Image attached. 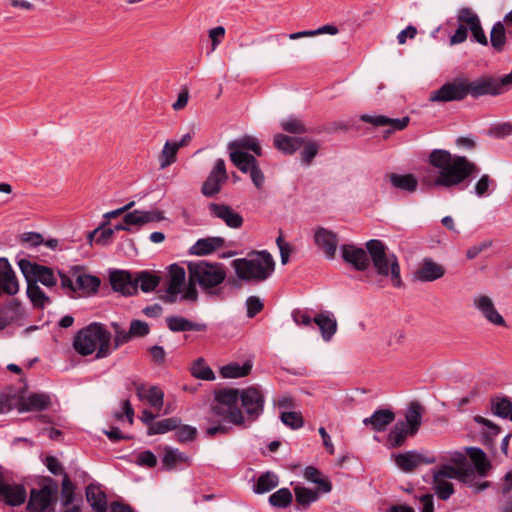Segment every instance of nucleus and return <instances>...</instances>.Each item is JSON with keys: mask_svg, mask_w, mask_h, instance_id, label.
I'll return each mask as SVG.
<instances>
[{"mask_svg": "<svg viewBox=\"0 0 512 512\" xmlns=\"http://www.w3.org/2000/svg\"><path fill=\"white\" fill-rule=\"evenodd\" d=\"M239 400L252 421L256 420L263 412L265 397L261 389L255 386L241 390L227 388L217 391L211 411L225 421L235 425H244L245 417L238 407Z\"/></svg>", "mask_w": 512, "mask_h": 512, "instance_id": "nucleus-1", "label": "nucleus"}, {"mask_svg": "<svg viewBox=\"0 0 512 512\" xmlns=\"http://www.w3.org/2000/svg\"><path fill=\"white\" fill-rule=\"evenodd\" d=\"M429 164L437 170L433 185L453 188L478 173V166L465 156L451 154L448 150L434 149L428 158Z\"/></svg>", "mask_w": 512, "mask_h": 512, "instance_id": "nucleus-2", "label": "nucleus"}, {"mask_svg": "<svg viewBox=\"0 0 512 512\" xmlns=\"http://www.w3.org/2000/svg\"><path fill=\"white\" fill-rule=\"evenodd\" d=\"M189 282L184 297L188 301H195L198 297L196 284L207 293L215 294L217 287L226 278V271L222 263H211L205 260L188 263Z\"/></svg>", "mask_w": 512, "mask_h": 512, "instance_id": "nucleus-3", "label": "nucleus"}, {"mask_svg": "<svg viewBox=\"0 0 512 512\" xmlns=\"http://www.w3.org/2000/svg\"><path fill=\"white\" fill-rule=\"evenodd\" d=\"M231 265L240 280L251 283L266 281L275 270V261L266 250L252 251L245 258L233 260Z\"/></svg>", "mask_w": 512, "mask_h": 512, "instance_id": "nucleus-4", "label": "nucleus"}, {"mask_svg": "<svg viewBox=\"0 0 512 512\" xmlns=\"http://www.w3.org/2000/svg\"><path fill=\"white\" fill-rule=\"evenodd\" d=\"M110 341L111 333L103 325L92 323L77 332L73 340V347L82 356L96 352V358L101 359L111 353Z\"/></svg>", "mask_w": 512, "mask_h": 512, "instance_id": "nucleus-5", "label": "nucleus"}, {"mask_svg": "<svg viewBox=\"0 0 512 512\" xmlns=\"http://www.w3.org/2000/svg\"><path fill=\"white\" fill-rule=\"evenodd\" d=\"M60 288L64 294L76 297H89L97 293L100 279L85 272L84 266L74 265L67 271L58 270Z\"/></svg>", "mask_w": 512, "mask_h": 512, "instance_id": "nucleus-6", "label": "nucleus"}, {"mask_svg": "<svg viewBox=\"0 0 512 512\" xmlns=\"http://www.w3.org/2000/svg\"><path fill=\"white\" fill-rule=\"evenodd\" d=\"M366 247L376 273L382 277H390L394 287H401L400 265L396 255L390 252L380 240H370Z\"/></svg>", "mask_w": 512, "mask_h": 512, "instance_id": "nucleus-7", "label": "nucleus"}, {"mask_svg": "<svg viewBox=\"0 0 512 512\" xmlns=\"http://www.w3.org/2000/svg\"><path fill=\"white\" fill-rule=\"evenodd\" d=\"M58 494V485L52 479H47L40 489L30 492L27 510L29 512H53Z\"/></svg>", "mask_w": 512, "mask_h": 512, "instance_id": "nucleus-8", "label": "nucleus"}, {"mask_svg": "<svg viewBox=\"0 0 512 512\" xmlns=\"http://www.w3.org/2000/svg\"><path fill=\"white\" fill-rule=\"evenodd\" d=\"M18 266L26 280L35 281L36 284L41 283L49 289L57 286L59 276L52 268L32 263L27 259H20Z\"/></svg>", "mask_w": 512, "mask_h": 512, "instance_id": "nucleus-9", "label": "nucleus"}, {"mask_svg": "<svg viewBox=\"0 0 512 512\" xmlns=\"http://www.w3.org/2000/svg\"><path fill=\"white\" fill-rule=\"evenodd\" d=\"M467 79H455L441 86L430 93L429 99L432 102L460 101L468 96Z\"/></svg>", "mask_w": 512, "mask_h": 512, "instance_id": "nucleus-10", "label": "nucleus"}, {"mask_svg": "<svg viewBox=\"0 0 512 512\" xmlns=\"http://www.w3.org/2000/svg\"><path fill=\"white\" fill-rule=\"evenodd\" d=\"M187 287L185 269L176 264L171 265L166 284L167 300L169 302H175L178 298L186 300L184 294Z\"/></svg>", "mask_w": 512, "mask_h": 512, "instance_id": "nucleus-11", "label": "nucleus"}, {"mask_svg": "<svg viewBox=\"0 0 512 512\" xmlns=\"http://www.w3.org/2000/svg\"><path fill=\"white\" fill-rule=\"evenodd\" d=\"M454 466L449 464L441 465L433 471V488L437 496L442 500H448L454 493V487L449 479H454Z\"/></svg>", "mask_w": 512, "mask_h": 512, "instance_id": "nucleus-12", "label": "nucleus"}, {"mask_svg": "<svg viewBox=\"0 0 512 512\" xmlns=\"http://www.w3.org/2000/svg\"><path fill=\"white\" fill-rule=\"evenodd\" d=\"M228 180L225 161L221 158L215 161L207 179L204 181L201 191L203 195L212 197L220 192L222 185Z\"/></svg>", "mask_w": 512, "mask_h": 512, "instance_id": "nucleus-13", "label": "nucleus"}, {"mask_svg": "<svg viewBox=\"0 0 512 512\" xmlns=\"http://www.w3.org/2000/svg\"><path fill=\"white\" fill-rule=\"evenodd\" d=\"M468 94L473 98H479L482 96H499L501 90L497 77L486 75L479 77L473 81L467 80Z\"/></svg>", "mask_w": 512, "mask_h": 512, "instance_id": "nucleus-14", "label": "nucleus"}, {"mask_svg": "<svg viewBox=\"0 0 512 512\" xmlns=\"http://www.w3.org/2000/svg\"><path fill=\"white\" fill-rule=\"evenodd\" d=\"M473 305L489 323L495 326H506L504 318L497 311L493 300L489 296L482 294L475 296Z\"/></svg>", "mask_w": 512, "mask_h": 512, "instance_id": "nucleus-15", "label": "nucleus"}, {"mask_svg": "<svg viewBox=\"0 0 512 512\" xmlns=\"http://www.w3.org/2000/svg\"><path fill=\"white\" fill-rule=\"evenodd\" d=\"M397 467L403 472L409 473L422 464H432L436 462L434 457H426L416 451H407L394 456Z\"/></svg>", "mask_w": 512, "mask_h": 512, "instance_id": "nucleus-16", "label": "nucleus"}, {"mask_svg": "<svg viewBox=\"0 0 512 512\" xmlns=\"http://www.w3.org/2000/svg\"><path fill=\"white\" fill-rule=\"evenodd\" d=\"M208 209L211 216L222 220L230 228L237 229L243 225V217L226 204L210 203Z\"/></svg>", "mask_w": 512, "mask_h": 512, "instance_id": "nucleus-17", "label": "nucleus"}, {"mask_svg": "<svg viewBox=\"0 0 512 512\" xmlns=\"http://www.w3.org/2000/svg\"><path fill=\"white\" fill-rule=\"evenodd\" d=\"M314 242L328 259L334 258L338 247V237L336 233L324 227H318L314 233Z\"/></svg>", "mask_w": 512, "mask_h": 512, "instance_id": "nucleus-18", "label": "nucleus"}, {"mask_svg": "<svg viewBox=\"0 0 512 512\" xmlns=\"http://www.w3.org/2000/svg\"><path fill=\"white\" fill-rule=\"evenodd\" d=\"M19 291V283L10 263L5 258H0V296L3 294L12 296Z\"/></svg>", "mask_w": 512, "mask_h": 512, "instance_id": "nucleus-19", "label": "nucleus"}, {"mask_svg": "<svg viewBox=\"0 0 512 512\" xmlns=\"http://www.w3.org/2000/svg\"><path fill=\"white\" fill-rule=\"evenodd\" d=\"M340 250L344 261L351 264L355 269L363 271L369 266L368 254L363 248L344 244Z\"/></svg>", "mask_w": 512, "mask_h": 512, "instance_id": "nucleus-20", "label": "nucleus"}, {"mask_svg": "<svg viewBox=\"0 0 512 512\" xmlns=\"http://www.w3.org/2000/svg\"><path fill=\"white\" fill-rule=\"evenodd\" d=\"M360 119L363 122L370 123L377 127H389L388 132L400 131L407 127L409 123V117H403L401 119L389 118L383 115L371 116L368 114H362Z\"/></svg>", "mask_w": 512, "mask_h": 512, "instance_id": "nucleus-21", "label": "nucleus"}, {"mask_svg": "<svg viewBox=\"0 0 512 512\" xmlns=\"http://www.w3.org/2000/svg\"><path fill=\"white\" fill-rule=\"evenodd\" d=\"M445 274V268L430 258H425L415 272V278L421 282H432Z\"/></svg>", "mask_w": 512, "mask_h": 512, "instance_id": "nucleus-22", "label": "nucleus"}, {"mask_svg": "<svg viewBox=\"0 0 512 512\" xmlns=\"http://www.w3.org/2000/svg\"><path fill=\"white\" fill-rule=\"evenodd\" d=\"M451 461L456 464V466H454L455 474L452 475L453 478L471 487L475 480V472L472 468L465 466V454L455 452L453 453Z\"/></svg>", "mask_w": 512, "mask_h": 512, "instance_id": "nucleus-23", "label": "nucleus"}, {"mask_svg": "<svg viewBox=\"0 0 512 512\" xmlns=\"http://www.w3.org/2000/svg\"><path fill=\"white\" fill-rule=\"evenodd\" d=\"M136 394L141 401L147 402L151 407L160 410L164 404V392L158 386L146 387L141 384L136 387Z\"/></svg>", "mask_w": 512, "mask_h": 512, "instance_id": "nucleus-24", "label": "nucleus"}, {"mask_svg": "<svg viewBox=\"0 0 512 512\" xmlns=\"http://www.w3.org/2000/svg\"><path fill=\"white\" fill-rule=\"evenodd\" d=\"M24 316V308L16 299L10 300L2 308H0V323L3 325V329L9 324L23 319Z\"/></svg>", "mask_w": 512, "mask_h": 512, "instance_id": "nucleus-25", "label": "nucleus"}, {"mask_svg": "<svg viewBox=\"0 0 512 512\" xmlns=\"http://www.w3.org/2000/svg\"><path fill=\"white\" fill-rule=\"evenodd\" d=\"M395 419V414L390 409H379L376 410L370 417L363 420L365 426H371V428L377 432L384 431L389 424Z\"/></svg>", "mask_w": 512, "mask_h": 512, "instance_id": "nucleus-26", "label": "nucleus"}, {"mask_svg": "<svg viewBox=\"0 0 512 512\" xmlns=\"http://www.w3.org/2000/svg\"><path fill=\"white\" fill-rule=\"evenodd\" d=\"M51 404L50 396L45 393H33L23 397L19 403L20 411H41Z\"/></svg>", "mask_w": 512, "mask_h": 512, "instance_id": "nucleus-27", "label": "nucleus"}, {"mask_svg": "<svg viewBox=\"0 0 512 512\" xmlns=\"http://www.w3.org/2000/svg\"><path fill=\"white\" fill-rule=\"evenodd\" d=\"M110 282L115 291L131 295L136 291L134 279L125 271H115L110 275Z\"/></svg>", "mask_w": 512, "mask_h": 512, "instance_id": "nucleus-28", "label": "nucleus"}, {"mask_svg": "<svg viewBox=\"0 0 512 512\" xmlns=\"http://www.w3.org/2000/svg\"><path fill=\"white\" fill-rule=\"evenodd\" d=\"M225 239L222 237H207L199 239L190 248V253L198 256L208 255L215 250L224 247Z\"/></svg>", "mask_w": 512, "mask_h": 512, "instance_id": "nucleus-29", "label": "nucleus"}, {"mask_svg": "<svg viewBox=\"0 0 512 512\" xmlns=\"http://www.w3.org/2000/svg\"><path fill=\"white\" fill-rule=\"evenodd\" d=\"M166 323L173 332L205 331L207 329L205 323L192 322L181 316H169L166 318Z\"/></svg>", "mask_w": 512, "mask_h": 512, "instance_id": "nucleus-30", "label": "nucleus"}, {"mask_svg": "<svg viewBox=\"0 0 512 512\" xmlns=\"http://www.w3.org/2000/svg\"><path fill=\"white\" fill-rule=\"evenodd\" d=\"M319 490H313L302 485L294 487L295 500L297 503V510L304 511L319 499Z\"/></svg>", "mask_w": 512, "mask_h": 512, "instance_id": "nucleus-31", "label": "nucleus"}, {"mask_svg": "<svg viewBox=\"0 0 512 512\" xmlns=\"http://www.w3.org/2000/svg\"><path fill=\"white\" fill-rule=\"evenodd\" d=\"M86 498L95 512L107 511V498L100 486L90 484L86 488Z\"/></svg>", "mask_w": 512, "mask_h": 512, "instance_id": "nucleus-32", "label": "nucleus"}, {"mask_svg": "<svg viewBox=\"0 0 512 512\" xmlns=\"http://www.w3.org/2000/svg\"><path fill=\"white\" fill-rule=\"evenodd\" d=\"M26 490L23 485L7 484L3 488V493H1L0 497L4 499V501L10 506H19L25 502L26 499Z\"/></svg>", "mask_w": 512, "mask_h": 512, "instance_id": "nucleus-33", "label": "nucleus"}, {"mask_svg": "<svg viewBox=\"0 0 512 512\" xmlns=\"http://www.w3.org/2000/svg\"><path fill=\"white\" fill-rule=\"evenodd\" d=\"M227 149L229 153L233 151L250 150L258 156L262 154V150L258 139L249 135H245L243 137L230 141L227 145Z\"/></svg>", "mask_w": 512, "mask_h": 512, "instance_id": "nucleus-34", "label": "nucleus"}, {"mask_svg": "<svg viewBox=\"0 0 512 512\" xmlns=\"http://www.w3.org/2000/svg\"><path fill=\"white\" fill-rule=\"evenodd\" d=\"M313 321L319 327L325 341H329L337 331V321L329 313H320L313 318Z\"/></svg>", "mask_w": 512, "mask_h": 512, "instance_id": "nucleus-35", "label": "nucleus"}, {"mask_svg": "<svg viewBox=\"0 0 512 512\" xmlns=\"http://www.w3.org/2000/svg\"><path fill=\"white\" fill-rule=\"evenodd\" d=\"M423 411L424 408L419 402H411L405 413V420L401 422L409 426L412 433H416L422 423Z\"/></svg>", "mask_w": 512, "mask_h": 512, "instance_id": "nucleus-36", "label": "nucleus"}, {"mask_svg": "<svg viewBox=\"0 0 512 512\" xmlns=\"http://www.w3.org/2000/svg\"><path fill=\"white\" fill-rule=\"evenodd\" d=\"M387 178L394 188L406 192H414L418 186V181L413 174L390 173L387 175Z\"/></svg>", "mask_w": 512, "mask_h": 512, "instance_id": "nucleus-37", "label": "nucleus"}, {"mask_svg": "<svg viewBox=\"0 0 512 512\" xmlns=\"http://www.w3.org/2000/svg\"><path fill=\"white\" fill-rule=\"evenodd\" d=\"M252 366L251 361H246L242 364L231 362L220 368V374L223 378H240L250 374Z\"/></svg>", "mask_w": 512, "mask_h": 512, "instance_id": "nucleus-38", "label": "nucleus"}, {"mask_svg": "<svg viewBox=\"0 0 512 512\" xmlns=\"http://www.w3.org/2000/svg\"><path fill=\"white\" fill-rule=\"evenodd\" d=\"M507 29L499 21L490 31V44L495 53H502L507 43Z\"/></svg>", "mask_w": 512, "mask_h": 512, "instance_id": "nucleus-39", "label": "nucleus"}, {"mask_svg": "<svg viewBox=\"0 0 512 512\" xmlns=\"http://www.w3.org/2000/svg\"><path fill=\"white\" fill-rule=\"evenodd\" d=\"M27 282V296L31 303L38 308H44L51 303L50 298L45 292L36 284L35 281L26 280Z\"/></svg>", "mask_w": 512, "mask_h": 512, "instance_id": "nucleus-40", "label": "nucleus"}, {"mask_svg": "<svg viewBox=\"0 0 512 512\" xmlns=\"http://www.w3.org/2000/svg\"><path fill=\"white\" fill-rule=\"evenodd\" d=\"M303 475L307 481L316 484L321 493H329L331 491V482L317 468L308 466L304 469Z\"/></svg>", "mask_w": 512, "mask_h": 512, "instance_id": "nucleus-41", "label": "nucleus"}, {"mask_svg": "<svg viewBox=\"0 0 512 512\" xmlns=\"http://www.w3.org/2000/svg\"><path fill=\"white\" fill-rule=\"evenodd\" d=\"M229 156L231 162L243 173H250L252 167L258 165L255 157L245 151H233Z\"/></svg>", "mask_w": 512, "mask_h": 512, "instance_id": "nucleus-42", "label": "nucleus"}, {"mask_svg": "<svg viewBox=\"0 0 512 512\" xmlns=\"http://www.w3.org/2000/svg\"><path fill=\"white\" fill-rule=\"evenodd\" d=\"M302 138L290 137L285 134L274 136V146L285 154H293L302 145Z\"/></svg>", "mask_w": 512, "mask_h": 512, "instance_id": "nucleus-43", "label": "nucleus"}, {"mask_svg": "<svg viewBox=\"0 0 512 512\" xmlns=\"http://www.w3.org/2000/svg\"><path fill=\"white\" fill-rule=\"evenodd\" d=\"M278 484V476L273 472L267 471L258 477L255 485L253 486V491L256 494H264L273 490L278 486Z\"/></svg>", "mask_w": 512, "mask_h": 512, "instance_id": "nucleus-44", "label": "nucleus"}, {"mask_svg": "<svg viewBox=\"0 0 512 512\" xmlns=\"http://www.w3.org/2000/svg\"><path fill=\"white\" fill-rule=\"evenodd\" d=\"M468 452L477 473L481 477H485L491 469V463L486 454L479 448H469Z\"/></svg>", "mask_w": 512, "mask_h": 512, "instance_id": "nucleus-45", "label": "nucleus"}, {"mask_svg": "<svg viewBox=\"0 0 512 512\" xmlns=\"http://www.w3.org/2000/svg\"><path fill=\"white\" fill-rule=\"evenodd\" d=\"M414 434L410 431L409 426L398 421L388 434V442L393 448L400 447L405 442L407 436Z\"/></svg>", "mask_w": 512, "mask_h": 512, "instance_id": "nucleus-46", "label": "nucleus"}, {"mask_svg": "<svg viewBox=\"0 0 512 512\" xmlns=\"http://www.w3.org/2000/svg\"><path fill=\"white\" fill-rule=\"evenodd\" d=\"M160 277L148 271H142L134 278L135 288H141L143 292L153 291L159 284Z\"/></svg>", "mask_w": 512, "mask_h": 512, "instance_id": "nucleus-47", "label": "nucleus"}, {"mask_svg": "<svg viewBox=\"0 0 512 512\" xmlns=\"http://www.w3.org/2000/svg\"><path fill=\"white\" fill-rule=\"evenodd\" d=\"M190 372L192 376L197 379L205 380V381H213L215 380V374L213 370L208 366L204 358L196 359L191 367Z\"/></svg>", "mask_w": 512, "mask_h": 512, "instance_id": "nucleus-48", "label": "nucleus"}, {"mask_svg": "<svg viewBox=\"0 0 512 512\" xmlns=\"http://www.w3.org/2000/svg\"><path fill=\"white\" fill-rule=\"evenodd\" d=\"M180 419L177 417L166 418L155 423H152L148 427V435L164 434L169 431L175 430L180 425Z\"/></svg>", "mask_w": 512, "mask_h": 512, "instance_id": "nucleus-49", "label": "nucleus"}, {"mask_svg": "<svg viewBox=\"0 0 512 512\" xmlns=\"http://www.w3.org/2000/svg\"><path fill=\"white\" fill-rule=\"evenodd\" d=\"M190 458L185 453L171 447L164 448L163 465L167 469H173L177 463L189 462Z\"/></svg>", "mask_w": 512, "mask_h": 512, "instance_id": "nucleus-50", "label": "nucleus"}, {"mask_svg": "<svg viewBox=\"0 0 512 512\" xmlns=\"http://www.w3.org/2000/svg\"><path fill=\"white\" fill-rule=\"evenodd\" d=\"M496 181L488 174H483L474 185V193L477 197H487L495 191Z\"/></svg>", "mask_w": 512, "mask_h": 512, "instance_id": "nucleus-51", "label": "nucleus"}, {"mask_svg": "<svg viewBox=\"0 0 512 512\" xmlns=\"http://www.w3.org/2000/svg\"><path fill=\"white\" fill-rule=\"evenodd\" d=\"M293 500V495L288 488H280L269 496V503L276 508H286Z\"/></svg>", "mask_w": 512, "mask_h": 512, "instance_id": "nucleus-52", "label": "nucleus"}, {"mask_svg": "<svg viewBox=\"0 0 512 512\" xmlns=\"http://www.w3.org/2000/svg\"><path fill=\"white\" fill-rule=\"evenodd\" d=\"M179 149L174 143L167 141L159 157L160 168L164 169L176 161L177 151Z\"/></svg>", "mask_w": 512, "mask_h": 512, "instance_id": "nucleus-53", "label": "nucleus"}, {"mask_svg": "<svg viewBox=\"0 0 512 512\" xmlns=\"http://www.w3.org/2000/svg\"><path fill=\"white\" fill-rule=\"evenodd\" d=\"M492 411L501 418H509L512 412V402L506 397H497L492 400Z\"/></svg>", "mask_w": 512, "mask_h": 512, "instance_id": "nucleus-54", "label": "nucleus"}, {"mask_svg": "<svg viewBox=\"0 0 512 512\" xmlns=\"http://www.w3.org/2000/svg\"><path fill=\"white\" fill-rule=\"evenodd\" d=\"M457 19L460 25H465L470 31L481 23L478 15L471 8H462Z\"/></svg>", "mask_w": 512, "mask_h": 512, "instance_id": "nucleus-55", "label": "nucleus"}, {"mask_svg": "<svg viewBox=\"0 0 512 512\" xmlns=\"http://www.w3.org/2000/svg\"><path fill=\"white\" fill-rule=\"evenodd\" d=\"M280 126L284 131L292 134H303L307 131L304 123L295 117L283 119L280 122Z\"/></svg>", "mask_w": 512, "mask_h": 512, "instance_id": "nucleus-56", "label": "nucleus"}, {"mask_svg": "<svg viewBox=\"0 0 512 512\" xmlns=\"http://www.w3.org/2000/svg\"><path fill=\"white\" fill-rule=\"evenodd\" d=\"M74 489V484L72 483L68 475L64 474L61 489V502L64 506H69L73 503Z\"/></svg>", "mask_w": 512, "mask_h": 512, "instance_id": "nucleus-57", "label": "nucleus"}, {"mask_svg": "<svg viewBox=\"0 0 512 512\" xmlns=\"http://www.w3.org/2000/svg\"><path fill=\"white\" fill-rule=\"evenodd\" d=\"M319 150V145L316 142L309 141L307 142L303 150L301 151V161L305 165H310L314 159V157L317 155Z\"/></svg>", "mask_w": 512, "mask_h": 512, "instance_id": "nucleus-58", "label": "nucleus"}, {"mask_svg": "<svg viewBox=\"0 0 512 512\" xmlns=\"http://www.w3.org/2000/svg\"><path fill=\"white\" fill-rule=\"evenodd\" d=\"M134 462L139 466L152 468L157 464V457L150 450H146L138 453Z\"/></svg>", "mask_w": 512, "mask_h": 512, "instance_id": "nucleus-59", "label": "nucleus"}, {"mask_svg": "<svg viewBox=\"0 0 512 512\" xmlns=\"http://www.w3.org/2000/svg\"><path fill=\"white\" fill-rule=\"evenodd\" d=\"M281 420L286 426L292 429H298L303 426V419L301 415L296 412H283L281 414Z\"/></svg>", "mask_w": 512, "mask_h": 512, "instance_id": "nucleus-60", "label": "nucleus"}, {"mask_svg": "<svg viewBox=\"0 0 512 512\" xmlns=\"http://www.w3.org/2000/svg\"><path fill=\"white\" fill-rule=\"evenodd\" d=\"M474 420H475V422H477L478 424L483 426V428H484L483 432L487 436L494 437L499 434L500 428L496 424L491 422L490 420H488L482 416H479V415L475 416Z\"/></svg>", "mask_w": 512, "mask_h": 512, "instance_id": "nucleus-61", "label": "nucleus"}, {"mask_svg": "<svg viewBox=\"0 0 512 512\" xmlns=\"http://www.w3.org/2000/svg\"><path fill=\"white\" fill-rule=\"evenodd\" d=\"M111 327L115 333V348H118L120 345L128 342L131 339L130 332H126L120 324L116 322L111 323Z\"/></svg>", "mask_w": 512, "mask_h": 512, "instance_id": "nucleus-62", "label": "nucleus"}, {"mask_svg": "<svg viewBox=\"0 0 512 512\" xmlns=\"http://www.w3.org/2000/svg\"><path fill=\"white\" fill-rule=\"evenodd\" d=\"M197 430L195 427L183 425L177 428L176 438L179 442H188L195 438Z\"/></svg>", "mask_w": 512, "mask_h": 512, "instance_id": "nucleus-63", "label": "nucleus"}, {"mask_svg": "<svg viewBox=\"0 0 512 512\" xmlns=\"http://www.w3.org/2000/svg\"><path fill=\"white\" fill-rule=\"evenodd\" d=\"M512 133V124L509 122L494 125L489 130V135L495 138H505Z\"/></svg>", "mask_w": 512, "mask_h": 512, "instance_id": "nucleus-64", "label": "nucleus"}]
</instances>
